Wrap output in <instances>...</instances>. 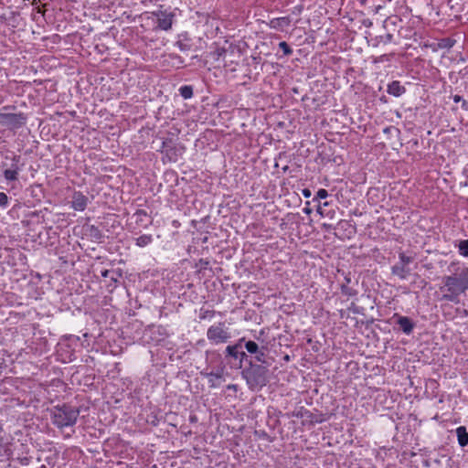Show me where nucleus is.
Listing matches in <instances>:
<instances>
[{
  "label": "nucleus",
  "instance_id": "nucleus-1",
  "mask_svg": "<svg viewBox=\"0 0 468 468\" xmlns=\"http://www.w3.org/2000/svg\"><path fill=\"white\" fill-rule=\"evenodd\" d=\"M451 273L442 278L443 286L441 290H446L441 300L458 303L460 295L468 290V266L459 261H452L448 266Z\"/></svg>",
  "mask_w": 468,
  "mask_h": 468
},
{
  "label": "nucleus",
  "instance_id": "nucleus-2",
  "mask_svg": "<svg viewBox=\"0 0 468 468\" xmlns=\"http://www.w3.org/2000/svg\"><path fill=\"white\" fill-rule=\"evenodd\" d=\"M271 362L252 363L250 361L241 370V377L246 380L249 388L252 391L261 390L269 382V367Z\"/></svg>",
  "mask_w": 468,
  "mask_h": 468
},
{
  "label": "nucleus",
  "instance_id": "nucleus-3",
  "mask_svg": "<svg viewBox=\"0 0 468 468\" xmlns=\"http://www.w3.org/2000/svg\"><path fill=\"white\" fill-rule=\"evenodd\" d=\"M80 410L68 403L54 406L51 410V421L58 429L71 427L76 424Z\"/></svg>",
  "mask_w": 468,
  "mask_h": 468
},
{
  "label": "nucleus",
  "instance_id": "nucleus-4",
  "mask_svg": "<svg viewBox=\"0 0 468 468\" xmlns=\"http://www.w3.org/2000/svg\"><path fill=\"white\" fill-rule=\"evenodd\" d=\"M245 350L248 351L250 356V362L252 363H268L269 356V343L261 341L260 343L255 340L247 339L245 337Z\"/></svg>",
  "mask_w": 468,
  "mask_h": 468
},
{
  "label": "nucleus",
  "instance_id": "nucleus-5",
  "mask_svg": "<svg viewBox=\"0 0 468 468\" xmlns=\"http://www.w3.org/2000/svg\"><path fill=\"white\" fill-rule=\"evenodd\" d=\"M207 338L213 345L226 344L231 338V333L224 322H219L207 328Z\"/></svg>",
  "mask_w": 468,
  "mask_h": 468
},
{
  "label": "nucleus",
  "instance_id": "nucleus-6",
  "mask_svg": "<svg viewBox=\"0 0 468 468\" xmlns=\"http://www.w3.org/2000/svg\"><path fill=\"white\" fill-rule=\"evenodd\" d=\"M245 342V337L239 338L235 344L229 345L224 351V358L227 364L234 369H241L239 361V348Z\"/></svg>",
  "mask_w": 468,
  "mask_h": 468
},
{
  "label": "nucleus",
  "instance_id": "nucleus-7",
  "mask_svg": "<svg viewBox=\"0 0 468 468\" xmlns=\"http://www.w3.org/2000/svg\"><path fill=\"white\" fill-rule=\"evenodd\" d=\"M6 160H10L11 165L9 168H5L3 171V176L7 182H15L18 180V175L21 170V156L11 153V155L6 154L5 156Z\"/></svg>",
  "mask_w": 468,
  "mask_h": 468
},
{
  "label": "nucleus",
  "instance_id": "nucleus-8",
  "mask_svg": "<svg viewBox=\"0 0 468 468\" xmlns=\"http://www.w3.org/2000/svg\"><path fill=\"white\" fill-rule=\"evenodd\" d=\"M184 151L185 147L176 145L172 138H165L162 143V152L169 162H176Z\"/></svg>",
  "mask_w": 468,
  "mask_h": 468
},
{
  "label": "nucleus",
  "instance_id": "nucleus-9",
  "mask_svg": "<svg viewBox=\"0 0 468 468\" xmlns=\"http://www.w3.org/2000/svg\"><path fill=\"white\" fill-rule=\"evenodd\" d=\"M403 20L399 16H390L385 19L383 22L384 29L389 33L392 32L394 35L397 32L399 37L407 38L409 34L403 33Z\"/></svg>",
  "mask_w": 468,
  "mask_h": 468
},
{
  "label": "nucleus",
  "instance_id": "nucleus-10",
  "mask_svg": "<svg viewBox=\"0 0 468 468\" xmlns=\"http://www.w3.org/2000/svg\"><path fill=\"white\" fill-rule=\"evenodd\" d=\"M27 116L23 112L2 113L0 112V123L13 129H18L26 124Z\"/></svg>",
  "mask_w": 468,
  "mask_h": 468
},
{
  "label": "nucleus",
  "instance_id": "nucleus-11",
  "mask_svg": "<svg viewBox=\"0 0 468 468\" xmlns=\"http://www.w3.org/2000/svg\"><path fill=\"white\" fill-rule=\"evenodd\" d=\"M292 417L303 419V425L306 423L310 425H314L316 423H322L325 420L323 414H314L311 412L309 410L302 407L299 410L293 411L292 413Z\"/></svg>",
  "mask_w": 468,
  "mask_h": 468
},
{
  "label": "nucleus",
  "instance_id": "nucleus-12",
  "mask_svg": "<svg viewBox=\"0 0 468 468\" xmlns=\"http://www.w3.org/2000/svg\"><path fill=\"white\" fill-rule=\"evenodd\" d=\"M392 318L395 320L396 324H398V329L406 335H410L416 326L415 322L408 316L394 314Z\"/></svg>",
  "mask_w": 468,
  "mask_h": 468
},
{
  "label": "nucleus",
  "instance_id": "nucleus-13",
  "mask_svg": "<svg viewBox=\"0 0 468 468\" xmlns=\"http://www.w3.org/2000/svg\"><path fill=\"white\" fill-rule=\"evenodd\" d=\"M88 205V197L80 191L72 195L71 207L77 211H83Z\"/></svg>",
  "mask_w": 468,
  "mask_h": 468
},
{
  "label": "nucleus",
  "instance_id": "nucleus-14",
  "mask_svg": "<svg viewBox=\"0 0 468 468\" xmlns=\"http://www.w3.org/2000/svg\"><path fill=\"white\" fill-rule=\"evenodd\" d=\"M387 92L389 95L399 97L406 92V88L399 80H393L388 83Z\"/></svg>",
  "mask_w": 468,
  "mask_h": 468
},
{
  "label": "nucleus",
  "instance_id": "nucleus-15",
  "mask_svg": "<svg viewBox=\"0 0 468 468\" xmlns=\"http://www.w3.org/2000/svg\"><path fill=\"white\" fill-rule=\"evenodd\" d=\"M410 272V268L399 263H397L391 267V273L398 276L401 280H405Z\"/></svg>",
  "mask_w": 468,
  "mask_h": 468
},
{
  "label": "nucleus",
  "instance_id": "nucleus-16",
  "mask_svg": "<svg viewBox=\"0 0 468 468\" xmlns=\"http://www.w3.org/2000/svg\"><path fill=\"white\" fill-rule=\"evenodd\" d=\"M458 443L461 447L468 445V431L465 426H460L455 431Z\"/></svg>",
  "mask_w": 468,
  "mask_h": 468
},
{
  "label": "nucleus",
  "instance_id": "nucleus-17",
  "mask_svg": "<svg viewBox=\"0 0 468 468\" xmlns=\"http://www.w3.org/2000/svg\"><path fill=\"white\" fill-rule=\"evenodd\" d=\"M158 27L162 30H168L172 27L173 24V16L172 15H162L161 17L157 19Z\"/></svg>",
  "mask_w": 468,
  "mask_h": 468
},
{
  "label": "nucleus",
  "instance_id": "nucleus-18",
  "mask_svg": "<svg viewBox=\"0 0 468 468\" xmlns=\"http://www.w3.org/2000/svg\"><path fill=\"white\" fill-rule=\"evenodd\" d=\"M327 207H329V202L327 201L324 203H319L317 207V212L322 217L333 218L335 217V211L334 209H327Z\"/></svg>",
  "mask_w": 468,
  "mask_h": 468
},
{
  "label": "nucleus",
  "instance_id": "nucleus-19",
  "mask_svg": "<svg viewBox=\"0 0 468 468\" xmlns=\"http://www.w3.org/2000/svg\"><path fill=\"white\" fill-rule=\"evenodd\" d=\"M291 24V19L288 16L273 18L271 20L270 26L272 28H282Z\"/></svg>",
  "mask_w": 468,
  "mask_h": 468
},
{
  "label": "nucleus",
  "instance_id": "nucleus-20",
  "mask_svg": "<svg viewBox=\"0 0 468 468\" xmlns=\"http://www.w3.org/2000/svg\"><path fill=\"white\" fill-rule=\"evenodd\" d=\"M392 42H395V37H394V34L392 32H386L384 35H380V36H378L376 37L375 38V46H378L379 44H388V43H392Z\"/></svg>",
  "mask_w": 468,
  "mask_h": 468
},
{
  "label": "nucleus",
  "instance_id": "nucleus-21",
  "mask_svg": "<svg viewBox=\"0 0 468 468\" xmlns=\"http://www.w3.org/2000/svg\"><path fill=\"white\" fill-rule=\"evenodd\" d=\"M239 361L240 364V368L243 369L244 362L250 363V356L248 351L245 350V342L240 345V348H239Z\"/></svg>",
  "mask_w": 468,
  "mask_h": 468
},
{
  "label": "nucleus",
  "instance_id": "nucleus-22",
  "mask_svg": "<svg viewBox=\"0 0 468 468\" xmlns=\"http://www.w3.org/2000/svg\"><path fill=\"white\" fill-rule=\"evenodd\" d=\"M152 241H153V236L150 234H144V235L138 237L137 239H135V244L141 248L149 245Z\"/></svg>",
  "mask_w": 468,
  "mask_h": 468
},
{
  "label": "nucleus",
  "instance_id": "nucleus-23",
  "mask_svg": "<svg viewBox=\"0 0 468 468\" xmlns=\"http://www.w3.org/2000/svg\"><path fill=\"white\" fill-rule=\"evenodd\" d=\"M456 43V40L452 37H443L439 39L438 41V48H451L454 46Z\"/></svg>",
  "mask_w": 468,
  "mask_h": 468
},
{
  "label": "nucleus",
  "instance_id": "nucleus-24",
  "mask_svg": "<svg viewBox=\"0 0 468 468\" xmlns=\"http://www.w3.org/2000/svg\"><path fill=\"white\" fill-rule=\"evenodd\" d=\"M179 94L184 99H190L193 96V87L191 85H183L178 90Z\"/></svg>",
  "mask_w": 468,
  "mask_h": 468
},
{
  "label": "nucleus",
  "instance_id": "nucleus-25",
  "mask_svg": "<svg viewBox=\"0 0 468 468\" xmlns=\"http://www.w3.org/2000/svg\"><path fill=\"white\" fill-rule=\"evenodd\" d=\"M455 246L458 248L460 255L468 257V239L460 240Z\"/></svg>",
  "mask_w": 468,
  "mask_h": 468
},
{
  "label": "nucleus",
  "instance_id": "nucleus-26",
  "mask_svg": "<svg viewBox=\"0 0 468 468\" xmlns=\"http://www.w3.org/2000/svg\"><path fill=\"white\" fill-rule=\"evenodd\" d=\"M341 292L348 297H354L357 294V291L347 284H341Z\"/></svg>",
  "mask_w": 468,
  "mask_h": 468
},
{
  "label": "nucleus",
  "instance_id": "nucleus-27",
  "mask_svg": "<svg viewBox=\"0 0 468 468\" xmlns=\"http://www.w3.org/2000/svg\"><path fill=\"white\" fill-rule=\"evenodd\" d=\"M227 53V49L225 48H217L212 53V57L216 60H219L221 58H224Z\"/></svg>",
  "mask_w": 468,
  "mask_h": 468
},
{
  "label": "nucleus",
  "instance_id": "nucleus-28",
  "mask_svg": "<svg viewBox=\"0 0 468 468\" xmlns=\"http://www.w3.org/2000/svg\"><path fill=\"white\" fill-rule=\"evenodd\" d=\"M399 264L407 266L413 261V258L411 256H407L404 252H400L399 254Z\"/></svg>",
  "mask_w": 468,
  "mask_h": 468
},
{
  "label": "nucleus",
  "instance_id": "nucleus-29",
  "mask_svg": "<svg viewBox=\"0 0 468 468\" xmlns=\"http://www.w3.org/2000/svg\"><path fill=\"white\" fill-rule=\"evenodd\" d=\"M90 237H92L93 239H101L103 237L101 229L98 227H95L93 225L90 226Z\"/></svg>",
  "mask_w": 468,
  "mask_h": 468
},
{
  "label": "nucleus",
  "instance_id": "nucleus-30",
  "mask_svg": "<svg viewBox=\"0 0 468 468\" xmlns=\"http://www.w3.org/2000/svg\"><path fill=\"white\" fill-rule=\"evenodd\" d=\"M279 48L282 50L283 54L285 56H290L292 54V49L291 48V47L288 45L287 42L285 41H282L279 43Z\"/></svg>",
  "mask_w": 468,
  "mask_h": 468
},
{
  "label": "nucleus",
  "instance_id": "nucleus-31",
  "mask_svg": "<svg viewBox=\"0 0 468 468\" xmlns=\"http://www.w3.org/2000/svg\"><path fill=\"white\" fill-rule=\"evenodd\" d=\"M216 312L214 310H200L199 314V319L204 320L207 318H212L214 317Z\"/></svg>",
  "mask_w": 468,
  "mask_h": 468
},
{
  "label": "nucleus",
  "instance_id": "nucleus-32",
  "mask_svg": "<svg viewBox=\"0 0 468 468\" xmlns=\"http://www.w3.org/2000/svg\"><path fill=\"white\" fill-rule=\"evenodd\" d=\"M328 197V192L327 190L324 189V188H321L317 191L316 193V196L314 197V200H316L318 201L319 203L320 202V199H324Z\"/></svg>",
  "mask_w": 468,
  "mask_h": 468
},
{
  "label": "nucleus",
  "instance_id": "nucleus-33",
  "mask_svg": "<svg viewBox=\"0 0 468 468\" xmlns=\"http://www.w3.org/2000/svg\"><path fill=\"white\" fill-rule=\"evenodd\" d=\"M8 205V197L5 193L0 192V207H6Z\"/></svg>",
  "mask_w": 468,
  "mask_h": 468
},
{
  "label": "nucleus",
  "instance_id": "nucleus-34",
  "mask_svg": "<svg viewBox=\"0 0 468 468\" xmlns=\"http://www.w3.org/2000/svg\"><path fill=\"white\" fill-rule=\"evenodd\" d=\"M223 376V367L217 370V371H211L207 374V377L215 378H221Z\"/></svg>",
  "mask_w": 468,
  "mask_h": 468
},
{
  "label": "nucleus",
  "instance_id": "nucleus-35",
  "mask_svg": "<svg viewBox=\"0 0 468 468\" xmlns=\"http://www.w3.org/2000/svg\"><path fill=\"white\" fill-rule=\"evenodd\" d=\"M176 45L181 51H186L190 49V46L188 44L183 43L182 41H177Z\"/></svg>",
  "mask_w": 468,
  "mask_h": 468
},
{
  "label": "nucleus",
  "instance_id": "nucleus-36",
  "mask_svg": "<svg viewBox=\"0 0 468 468\" xmlns=\"http://www.w3.org/2000/svg\"><path fill=\"white\" fill-rule=\"evenodd\" d=\"M265 335L264 329H261L257 335H255L256 342L260 343L261 341H265L263 336Z\"/></svg>",
  "mask_w": 468,
  "mask_h": 468
},
{
  "label": "nucleus",
  "instance_id": "nucleus-37",
  "mask_svg": "<svg viewBox=\"0 0 468 468\" xmlns=\"http://www.w3.org/2000/svg\"><path fill=\"white\" fill-rule=\"evenodd\" d=\"M101 274L104 278H109L111 274H115V271H110V270H104V271H101Z\"/></svg>",
  "mask_w": 468,
  "mask_h": 468
},
{
  "label": "nucleus",
  "instance_id": "nucleus-38",
  "mask_svg": "<svg viewBox=\"0 0 468 468\" xmlns=\"http://www.w3.org/2000/svg\"><path fill=\"white\" fill-rule=\"evenodd\" d=\"M120 276H121V274H119V273H117V272L115 271V274H111L109 278L111 279V281H112V282H118V278H119Z\"/></svg>",
  "mask_w": 468,
  "mask_h": 468
},
{
  "label": "nucleus",
  "instance_id": "nucleus-39",
  "mask_svg": "<svg viewBox=\"0 0 468 468\" xmlns=\"http://www.w3.org/2000/svg\"><path fill=\"white\" fill-rule=\"evenodd\" d=\"M452 99H453V101L456 102V103L462 102V101L463 100V97L458 95V94L453 95Z\"/></svg>",
  "mask_w": 468,
  "mask_h": 468
},
{
  "label": "nucleus",
  "instance_id": "nucleus-40",
  "mask_svg": "<svg viewBox=\"0 0 468 468\" xmlns=\"http://www.w3.org/2000/svg\"><path fill=\"white\" fill-rule=\"evenodd\" d=\"M261 438H263L269 441H272L269 436V434L265 431H261V435H260Z\"/></svg>",
  "mask_w": 468,
  "mask_h": 468
},
{
  "label": "nucleus",
  "instance_id": "nucleus-41",
  "mask_svg": "<svg viewBox=\"0 0 468 468\" xmlns=\"http://www.w3.org/2000/svg\"><path fill=\"white\" fill-rule=\"evenodd\" d=\"M411 32H412V28H410V27H404L403 33L404 34L408 33L409 34L408 37H410L411 36Z\"/></svg>",
  "mask_w": 468,
  "mask_h": 468
},
{
  "label": "nucleus",
  "instance_id": "nucleus-42",
  "mask_svg": "<svg viewBox=\"0 0 468 468\" xmlns=\"http://www.w3.org/2000/svg\"><path fill=\"white\" fill-rule=\"evenodd\" d=\"M303 195L305 197H311V190L308 189V188H304L303 189Z\"/></svg>",
  "mask_w": 468,
  "mask_h": 468
},
{
  "label": "nucleus",
  "instance_id": "nucleus-43",
  "mask_svg": "<svg viewBox=\"0 0 468 468\" xmlns=\"http://www.w3.org/2000/svg\"><path fill=\"white\" fill-rule=\"evenodd\" d=\"M20 463L22 465H27L29 463V458L24 457V458L20 459Z\"/></svg>",
  "mask_w": 468,
  "mask_h": 468
},
{
  "label": "nucleus",
  "instance_id": "nucleus-44",
  "mask_svg": "<svg viewBox=\"0 0 468 468\" xmlns=\"http://www.w3.org/2000/svg\"><path fill=\"white\" fill-rule=\"evenodd\" d=\"M146 215H147L146 212L143 209H138L135 213V216H137V217L146 216Z\"/></svg>",
  "mask_w": 468,
  "mask_h": 468
},
{
  "label": "nucleus",
  "instance_id": "nucleus-45",
  "mask_svg": "<svg viewBox=\"0 0 468 468\" xmlns=\"http://www.w3.org/2000/svg\"><path fill=\"white\" fill-rule=\"evenodd\" d=\"M462 108L465 111H468V102L465 100L462 101Z\"/></svg>",
  "mask_w": 468,
  "mask_h": 468
},
{
  "label": "nucleus",
  "instance_id": "nucleus-46",
  "mask_svg": "<svg viewBox=\"0 0 468 468\" xmlns=\"http://www.w3.org/2000/svg\"><path fill=\"white\" fill-rule=\"evenodd\" d=\"M46 461L48 463V465H51V467L54 466V463L52 462V458L51 457H47Z\"/></svg>",
  "mask_w": 468,
  "mask_h": 468
},
{
  "label": "nucleus",
  "instance_id": "nucleus-47",
  "mask_svg": "<svg viewBox=\"0 0 468 468\" xmlns=\"http://www.w3.org/2000/svg\"><path fill=\"white\" fill-rule=\"evenodd\" d=\"M351 282V278L349 276H345V282L343 284H347Z\"/></svg>",
  "mask_w": 468,
  "mask_h": 468
},
{
  "label": "nucleus",
  "instance_id": "nucleus-48",
  "mask_svg": "<svg viewBox=\"0 0 468 468\" xmlns=\"http://www.w3.org/2000/svg\"><path fill=\"white\" fill-rule=\"evenodd\" d=\"M303 212H304L305 214L309 215V214L312 212V209H311V208H309V207H304V208H303Z\"/></svg>",
  "mask_w": 468,
  "mask_h": 468
},
{
  "label": "nucleus",
  "instance_id": "nucleus-49",
  "mask_svg": "<svg viewBox=\"0 0 468 468\" xmlns=\"http://www.w3.org/2000/svg\"><path fill=\"white\" fill-rule=\"evenodd\" d=\"M39 2V0H33L32 5H37Z\"/></svg>",
  "mask_w": 468,
  "mask_h": 468
},
{
  "label": "nucleus",
  "instance_id": "nucleus-50",
  "mask_svg": "<svg viewBox=\"0 0 468 468\" xmlns=\"http://www.w3.org/2000/svg\"><path fill=\"white\" fill-rule=\"evenodd\" d=\"M288 169H289V166H288V165H286V166H284V167L282 168V170H283L284 172H286Z\"/></svg>",
  "mask_w": 468,
  "mask_h": 468
},
{
  "label": "nucleus",
  "instance_id": "nucleus-51",
  "mask_svg": "<svg viewBox=\"0 0 468 468\" xmlns=\"http://www.w3.org/2000/svg\"><path fill=\"white\" fill-rule=\"evenodd\" d=\"M1 165H2V167H6L7 166V165L5 163H2Z\"/></svg>",
  "mask_w": 468,
  "mask_h": 468
},
{
  "label": "nucleus",
  "instance_id": "nucleus-52",
  "mask_svg": "<svg viewBox=\"0 0 468 468\" xmlns=\"http://www.w3.org/2000/svg\"><path fill=\"white\" fill-rule=\"evenodd\" d=\"M39 468H48L47 465L42 464Z\"/></svg>",
  "mask_w": 468,
  "mask_h": 468
},
{
  "label": "nucleus",
  "instance_id": "nucleus-53",
  "mask_svg": "<svg viewBox=\"0 0 468 468\" xmlns=\"http://www.w3.org/2000/svg\"><path fill=\"white\" fill-rule=\"evenodd\" d=\"M342 223H346V221H343V220L339 221V224H342Z\"/></svg>",
  "mask_w": 468,
  "mask_h": 468
},
{
  "label": "nucleus",
  "instance_id": "nucleus-54",
  "mask_svg": "<svg viewBox=\"0 0 468 468\" xmlns=\"http://www.w3.org/2000/svg\"><path fill=\"white\" fill-rule=\"evenodd\" d=\"M2 431V428L0 427V432Z\"/></svg>",
  "mask_w": 468,
  "mask_h": 468
},
{
  "label": "nucleus",
  "instance_id": "nucleus-55",
  "mask_svg": "<svg viewBox=\"0 0 468 468\" xmlns=\"http://www.w3.org/2000/svg\"><path fill=\"white\" fill-rule=\"evenodd\" d=\"M465 186H468V183H466Z\"/></svg>",
  "mask_w": 468,
  "mask_h": 468
}]
</instances>
